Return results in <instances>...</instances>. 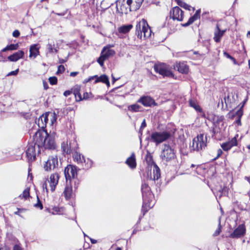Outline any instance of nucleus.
I'll return each instance as SVG.
<instances>
[{
	"label": "nucleus",
	"instance_id": "f257e3e1",
	"mask_svg": "<svg viewBox=\"0 0 250 250\" xmlns=\"http://www.w3.org/2000/svg\"><path fill=\"white\" fill-rule=\"evenodd\" d=\"M38 137L37 135H34L33 141L29 143L27 146V148L25 151V154L29 163H32L36 159V156L38 155L42 148V142H38Z\"/></svg>",
	"mask_w": 250,
	"mask_h": 250
},
{
	"label": "nucleus",
	"instance_id": "f03ea898",
	"mask_svg": "<svg viewBox=\"0 0 250 250\" xmlns=\"http://www.w3.org/2000/svg\"><path fill=\"white\" fill-rule=\"evenodd\" d=\"M34 135L38 136L36 139L39 143L42 142V148L43 146L45 149L56 148V144L53 137L49 135L46 131H38Z\"/></svg>",
	"mask_w": 250,
	"mask_h": 250
},
{
	"label": "nucleus",
	"instance_id": "7ed1b4c3",
	"mask_svg": "<svg viewBox=\"0 0 250 250\" xmlns=\"http://www.w3.org/2000/svg\"><path fill=\"white\" fill-rule=\"evenodd\" d=\"M141 190L143 199L142 210L144 211L146 209L145 211L146 212L147 211V208H150L154 206L151 200L153 198V195L150 191V187L146 183L142 184Z\"/></svg>",
	"mask_w": 250,
	"mask_h": 250
},
{
	"label": "nucleus",
	"instance_id": "20e7f679",
	"mask_svg": "<svg viewBox=\"0 0 250 250\" xmlns=\"http://www.w3.org/2000/svg\"><path fill=\"white\" fill-rule=\"evenodd\" d=\"M207 135L204 134H200L195 137L190 146L191 150L199 151L205 148L207 144Z\"/></svg>",
	"mask_w": 250,
	"mask_h": 250
},
{
	"label": "nucleus",
	"instance_id": "39448f33",
	"mask_svg": "<svg viewBox=\"0 0 250 250\" xmlns=\"http://www.w3.org/2000/svg\"><path fill=\"white\" fill-rule=\"evenodd\" d=\"M160 157L163 162H170L176 157L175 150L169 145H164L163 146Z\"/></svg>",
	"mask_w": 250,
	"mask_h": 250
},
{
	"label": "nucleus",
	"instance_id": "423d86ee",
	"mask_svg": "<svg viewBox=\"0 0 250 250\" xmlns=\"http://www.w3.org/2000/svg\"><path fill=\"white\" fill-rule=\"evenodd\" d=\"M171 136L170 132L165 131L162 132H153L150 136L151 140L156 145H158L167 141Z\"/></svg>",
	"mask_w": 250,
	"mask_h": 250
},
{
	"label": "nucleus",
	"instance_id": "0eeeda50",
	"mask_svg": "<svg viewBox=\"0 0 250 250\" xmlns=\"http://www.w3.org/2000/svg\"><path fill=\"white\" fill-rule=\"evenodd\" d=\"M154 69L157 73L162 75L163 77H172L173 73L170 70L167 65L164 63L156 64L154 65Z\"/></svg>",
	"mask_w": 250,
	"mask_h": 250
},
{
	"label": "nucleus",
	"instance_id": "6e6552de",
	"mask_svg": "<svg viewBox=\"0 0 250 250\" xmlns=\"http://www.w3.org/2000/svg\"><path fill=\"white\" fill-rule=\"evenodd\" d=\"M59 166L58 159L57 155H52L48 157L44 165V168L46 171H50L58 168Z\"/></svg>",
	"mask_w": 250,
	"mask_h": 250
},
{
	"label": "nucleus",
	"instance_id": "1a4fd4ad",
	"mask_svg": "<svg viewBox=\"0 0 250 250\" xmlns=\"http://www.w3.org/2000/svg\"><path fill=\"white\" fill-rule=\"evenodd\" d=\"M115 54V52L112 49L104 47L100 57L98 59L97 62L101 66L104 65V62L107 60L110 57L113 56Z\"/></svg>",
	"mask_w": 250,
	"mask_h": 250
},
{
	"label": "nucleus",
	"instance_id": "9d476101",
	"mask_svg": "<svg viewBox=\"0 0 250 250\" xmlns=\"http://www.w3.org/2000/svg\"><path fill=\"white\" fill-rule=\"evenodd\" d=\"M64 173L66 181L70 180L71 179H76L77 176L76 167L72 165H67L64 169Z\"/></svg>",
	"mask_w": 250,
	"mask_h": 250
},
{
	"label": "nucleus",
	"instance_id": "9b49d317",
	"mask_svg": "<svg viewBox=\"0 0 250 250\" xmlns=\"http://www.w3.org/2000/svg\"><path fill=\"white\" fill-rule=\"evenodd\" d=\"M246 229L245 225L243 224L239 225L230 234L229 237L233 239H238L244 237L246 234Z\"/></svg>",
	"mask_w": 250,
	"mask_h": 250
},
{
	"label": "nucleus",
	"instance_id": "f8f14e48",
	"mask_svg": "<svg viewBox=\"0 0 250 250\" xmlns=\"http://www.w3.org/2000/svg\"><path fill=\"white\" fill-rule=\"evenodd\" d=\"M170 17L174 20L182 21L184 18L183 11L179 7H174L170 12Z\"/></svg>",
	"mask_w": 250,
	"mask_h": 250
},
{
	"label": "nucleus",
	"instance_id": "ddd939ff",
	"mask_svg": "<svg viewBox=\"0 0 250 250\" xmlns=\"http://www.w3.org/2000/svg\"><path fill=\"white\" fill-rule=\"evenodd\" d=\"M138 103L142 104L144 106L149 107L152 105H156L157 103L150 96H144L141 97L137 101Z\"/></svg>",
	"mask_w": 250,
	"mask_h": 250
},
{
	"label": "nucleus",
	"instance_id": "4468645a",
	"mask_svg": "<svg viewBox=\"0 0 250 250\" xmlns=\"http://www.w3.org/2000/svg\"><path fill=\"white\" fill-rule=\"evenodd\" d=\"M59 179V175L58 173H55L51 174L48 182L52 191H54L55 190L56 187L58 183Z\"/></svg>",
	"mask_w": 250,
	"mask_h": 250
},
{
	"label": "nucleus",
	"instance_id": "2eb2a0df",
	"mask_svg": "<svg viewBox=\"0 0 250 250\" xmlns=\"http://www.w3.org/2000/svg\"><path fill=\"white\" fill-rule=\"evenodd\" d=\"M145 25H147V21L144 19L139 21L136 26L135 34L138 38L141 39L142 37V31Z\"/></svg>",
	"mask_w": 250,
	"mask_h": 250
},
{
	"label": "nucleus",
	"instance_id": "dca6fc26",
	"mask_svg": "<svg viewBox=\"0 0 250 250\" xmlns=\"http://www.w3.org/2000/svg\"><path fill=\"white\" fill-rule=\"evenodd\" d=\"M237 145V141L236 137L235 136L232 138L230 141L223 143L221 145V147L224 151H228L232 147L236 146Z\"/></svg>",
	"mask_w": 250,
	"mask_h": 250
},
{
	"label": "nucleus",
	"instance_id": "f3484780",
	"mask_svg": "<svg viewBox=\"0 0 250 250\" xmlns=\"http://www.w3.org/2000/svg\"><path fill=\"white\" fill-rule=\"evenodd\" d=\"M226 31V30H221L218 24H217L214 32L213 39L214 41L216 42H219Z\"/></svg>",
	"mask_w": 250,
	"mask_h": 250
},
{
	"label": "nucleus",
	"instance_id": "a211bd4d",
	"mask_svg": "<svg viewBox=\"0 0 250 250\" xmlns=\"http://www.w3.org/2000/svg\"><path fill=\"white\" fill-rule=\"evenodd\" d=\"M94 78H96L95 80V83H99V82H102L103 83H105L107 86H109L110 85V83L109 81V79L108 77L105 75H102L100 76V77H98L97 75H95L94 76L91 77L89 78L88 81H90L92 79H93Z\"/></svg>",
	"mask_w": 250,
	"mask_h": 250
},
{
	"label": "nucleus",
	"instance_id": "6ab92c4d",
	"mask_svg": "<svg viewBox=\"0 0 250 250\" xmlns=\"http://www.w3.org/2000/svg\"><path fill=\"white\" fill-rule=\"evenodd\" d=\"M174 68L183 74H187L188 72V66L185 62L176 63Z\"/></svg>",
	"mask_w": 250,
	"mask_h": 250
},
{
	"label": "nucleus",
	"instance_id": "aec40b11",
	"mask_svg": "<svg viewBox=\"0 0 250 250\" xmlns=\"http://www.w3.org/2000/svg\"><path fill=\"white\" fill-rule=\"evenodd\" d=\"M201 10H197L193 16L191 17L188 21L184 24H182V26L184 27H187L192 24L194 21H196L200 18Z\"/></svg>",
	"mask_w": 250,
	"mask_h": 250
},
{
	"label": "nucleus",
	"instance_id": "412c9836",
	"mask_svg": "<svg viewBox=\"0 0 250 250\" xmlns=\"http://www.w3.org/2000/svg\"><path fill=\"white\" fill-rule=\"evenodd\" d=\"M125 164L131 168L134 169L136 167V162L135 155L134 152L132 153L131 156L128 157L126 161Z\"/></svg>",
	"mask_w": 250,
	"mask_h": 250
},
{
	"label": "nucleus",
	"instance_id": "4be33fe9",
	"mask_svg": "<svg viewBox=\"0 0 250 250\" xmlns=\"http://www.w3.org/2000/svg\"><path fill=\"white\" fill-rule=\"evenodd\" d=\"M48 113H46L45 114H42L38 120V125L39 127L43 128L46 126L48 121Z\"/></svg>",
	"mask_w": 250,
	"mask_h": 250
},
{
	"label": "nucleus",
	"instance_id": "5701e85b",
	"mask_svg": "<svg viewBox=\"0 0 250 250\" xmlns=\"http://www.w3.org/2000/svg\"><path fill=\"white\" fill-rule=\"evenodd\" d=\"M161 176L160 169L156 164H154L153 175L150 176V180L155 181L158 180Z\"/></svg>",
	"mask_w": 250,
	"mask_h": 250
},
{
	"label": "nucleus",
	"instance_id": "b1692460",
	"mask_svg": "<svg viewBox=\"0 0 250 250\" xmlns=\"http://www.w3.org/2000/svg\"><path fill=\"white\" fill-rule=\"evenodd\" d=\"M61 149L62 153L64 154H70L72 152V148L71 147L70 143L68 144L67 142H63L61 144Z\"/></svg>",
	"mask_w": 250,
	"mask_h": 250
},
{
	"label": "nucleus",
	"instance_id": "393cba45",
	"mask_svg": "<svg viewBox=\"0 0 250 250\" xmlns=\"http://www.w3.org/2000/svg\"><path fill=\"white\" fill-rule=\"evenodd\" d=\"M132 27L133 26L131 24L123 25L118 28V31L120 33L126 34L128 33Z\"/></svg>",
	"mask_w": 250,
	"mask_h": 250
},
{
	"label": "nucleus",
	"instance_id": "a878e982",
	"mask_svg": "<svg viewBox=\"0 0 250 250\" xmlns=\"http://www.w3.org/2000/svg\"><path fill=\"white\" fill-rule=\"evenodd\" d=\"M30 55L29 57L32 58H33L34 59L36 58L38 55L39 54V51L38 50V48L37 47V45H33L31 46L30 48Z\"/></svg>",
	"mask_w": 250,
	"mask_h": 250
},
{
	"label": "nucleus",
	"instance_id": "bb28decb",
	"mask_svg": "<svg viewBox=\"0 0 250 250\" xmlns=\"http://www.w3.org/2000/svg\"><path fill=\"white\" fill-rule=\"evenodd\" d=\"M73 158L74 161L77 162L78 164H82L83 162H86V159L84 156L77 152H75L74 154Z\"/></svg>",
	"mask_w": 250,
	"mask_h": 250
},
{
	"label": "nucleus",
	"instance_id": "cd10ccee",
	"mask_svg": "<svg viewBox=\"0 0 250 250\" xmlns=\"http://www.w3.org/2000/svg\"><path fill=\"white\" fill-rule=\"evenodd\" d=\"M46 49L48 52L50 53H57L58 52L57 47L55 46L54 42H48L46 45Z\"/></svg>",
	"mask_w": 250,
	"mask_h": 250
},
{
	"label": "nucleus",
	"instance_id": "c85d7f7f",
	"mask_svg": "<svg viewBox=\"0 0 250 250\" xmlns=\"http://www.w3.org/2000/svg\"><path fill=\"white\" fill-rule=\"evenodd\" d=\"M72 193V188L71 186H68L67 185L64 188L63 193L65 197L67 199H70L71 197Z\"/></svg>",
	"mask_w": 250,
	"mask_h": 250
},
{
	"label": "nucleus",
	"instance_id": "c756f323",
	"mask_svg": "<svg viewBox=\"0 0 250 250\" xmlns=\"http://www.w3.org/2000/svg\"><path fill=\"white\" fill-rule=\"evenodd\" d=\"M142 32V33L144 34V37L145 38H147L150 37L151 34V30L147 23V25L145 26Z\"/></svg>",
	"mask_w": 250,
	"mask_h": 250
},
{
	"label": "nucleus",
	"instance_id": "7c9ffc66",
	"mask_svg": "<svg viewBox=\"0 0 250 250\" xmlns=\"http://www.w3.org/2000/svg\"><path fill=\"white\" fill-rule=\"evenodd\" d=\"M189 104L190 106L194 108L197 111H202V109L200 108V106L197 104V103L196 100L190 99L189 101Z\"/></svg>",
	"mask_w": 250,
	"mask_h": 250
},
{
	"label": "nucleus",
	"instance_id": "2f4dec72",
	"mask_svg": "<svg viewBox=\"0 0 250 250\" xmlns=\"http://www.w3.org/2000/svg\"><path fill=\"white\" fill-rule=\"evenodd\" d=\"M143 1V0H137L133 2L131 7L132 11H135L139 9L141 6Z\"/></svg>",
	"mask_w": 250,
	"mask_h": 250
},
{
	"label": "nucleus",
	"instance_id": "473e14b6",
	"mask_svg": "<svg viewBox=\"0 0 250 250\" xmlns=\"http://www.w3.org/2000/svg\"><path fill=\"white\" fill-rule=\"evenodd\" d=\"M141 108L142 107L138 104H132L128 107L129 110L135 112L141 111Z\"/></svg>",
	"mask_w": 250,
	"mask_h": 250
},
{
	"label": "nucleus",
	"instance_id": "72a5a7b5",
	"mask_svg": "<svg viewBox=\"0 0 250 250\" xmlns=\"http://www.w3.org/2000/svg\"><path fill=\"white\" fill-rule=\"evenodd\" d=\"M29 188H26L23 190L22 193L19 195V198L21 199L23 198L24 199H27V198L29 197Z\"/></svg>",
	"mask_w": 250,
	"mask_h": 250
},
{
	"label": "nucleus",
	"instance_id": "f704fd0d",
	"mask_svg": "<svg viewBox=\"0 0 250 250\" xmlns=\"http://www.w3.org/2000/svg\"><path fill=\"white\" fill-rule=\"evenodd\" d=\"M146 160L148 165H151L155 164L153 161L152 156L150 153L147 151V154L146 156Z\"/></svg>",
	"mask_w": 250,
	"mask_h": 250
},
{
	"label": "nucleus",
	"instance_id": "c9c22d12",
	"mask_svg": "<svg viewBox=\"0 0 250 250\" xmlns=\"http://www.w3.org/2000/svg\"><path fill=\"white\" fill-rule=\"evenodd\" d=\"M74 94L77 101H81L83 100L82 96L80 92V90L78 89H75L74 91Z\"/></svg>",
	"mask_w": 250,
	"mask_h": 250
},
{
	"label": "nucleus",
	"instance_id": "e433bc0d",
	"mask_svg": "<svg viewBox=\"0 0 250 250\" xmlns=\"http://www.w3.org/2000/svg\"><path fill=\"white\" fill-rule=\"evenodd\" d=\"M16 49V44H11L7 46L2 50V52H5L7 50H13Z\"/></svg>",
	"mask_w": 250,
	"mask_h": 250
},
{
	"label": "nucleus",
	"instance_id": "4c0bfd02",
	"mask_svg": "<svg viewBox=\"0 0 250 250\" xmlns=\"http://www.w3.org/2000/svg\"><path fill=\"white\" fill-rule=\"evenodd\" d=\"M84 168L85 169H88L90 168L92 165V161L89 159H86V162H84Z\"/></svg>",
	"mask_w": 250,
	"mask_h": 250
},
{
	"label": "nucleus",
	"instance_id": "58836bf2",
	"mask_svg": "<svg viewBox=\"0 0 250 250\" xmlns=\"http://www.w3.org/2000/svg\"><path fill=\"white\" fill-rule=\"evenodd\" d=\"M178 5L181 7H183L185 9H187L188 10H190V8L191 7L190 5L183 2H178Z\"/></svg>",
	"mask_w": 250,
	"mask_h": 250
},
{
	"label": "nucleus",
	"instance_id": "ea45409f",
	"mask_svg": "<svg viewBox=\"0 0 250 250\" xmlns=\"http://www.w3.org/2000/svg\"><path fill=\"white\" fill-rule=\"evenodd\" d=\"M57 81V78L56 77H51L49 78V82L52 85L56 84Z\"/></svg>",
	"mask_w": 250,
	"mask_h": 250
},
{
	"label": "nucleus",
	"instance_id": "a19ab883",
	"mask_svg": "<svg viewBox=\"0 0 250 250\" xmlns=\"http://www.w3.org/2000/svg\"><path fill=\"white\" fill-rule=\"evenodd\" d=\"M221 231V226L220 224V222H219V223L218 224V227L217 229L215 231V232H214L213 236H218L220 234Z\"/></svg>",
	"mask_w": 250,
	"mask_h": 250
},
{
	"label": "nucleus",
	"instance_id": "79ce46f5",
	"mask_svg": "<svg viewBox=\"0 0 250 250\" xmlns=\"http://www.w3.org/2000/svg\"><path fill=\"white\" fill-rule=\"evenodd\" d=\"M24 52L22 50H19L17 52V61L23 57Z\"/></svg>",
	"mask_w": 250,
	"mask_h": 250
},
{
	"label": "nucleus",
	"instance_id": "37998d69",
	"mask_svg": "<svg viewBox=\"0 0 250 250\" xmlns=\"http://www.w3.org/2000/svg\"><path fill=\"white\" fill-rule=\"evenodd\" d=\"M64 70H65V68H64V66L62 65H60L58 66L57 74H61L64 72Z\"/></svg>",
	"mask_w": 250,
	"mask_h": 250
},
{
	"label": "nucleus",
	"instance_id": "c03bdc74",
	"mask_svg": "<svg viewBox=\"0 0 250 250\" xmlns=\"http://www.w3.org/2000/svg\"><path fill=\"white\" fill-rule=\"evenodd\" d=\"M51 116L52 117L51 119V123L53 124L54 122H55L57 119V114L55 112L51 114Z\"/></svg>",
	"mask_w": 250,
	"mask_h": 250
},
{
	"label": "nucleus",
	"instance_id": "a18cd8bd",
	"mask_svg": "<svg viewBox=\"0 0 250 250\" xmlns=\"http://www.w3.org/2000/svg\"><path fill=\"white\" fill-rule=\"evenodd\" d=\"M224 55L225 57H226L227 58H229L231 60H232L234 62V63H235L236 62V60L231 56H230L228 53L225 52L224 53Z\"/></svg>",
	"mask_w": 250,
	"mask_h": 250
},
{
	"label": "nucleus",
	"instance_id": "49530a36",
	"mask_svg": "<svg viewBox=\"0 0 250 250\" xmlns=\"http://www.w3.org/2000/svg\"><path fill=\"white\" fill-rule=\"evenodd\" d=\"M8 59L10 61H16V53H13L12 55L9 56Z\"/></svg>",
	"mask_w": 250,
	"mask_h": 250
},
{
	"label": "nucleus",
	"instance_id": "de8ad7c7",
	"mask_svg": "<svg viewBox=\"0 0 250 250\" xmlns=\"http://www.w3.org/2000/svg\"><path fill=\"white\" fill-rule=\"evenodd\" d=\"M242 107L239 109L236 112V114L240 118H241L243 115V110Z\"/></svg>",
	"mask_w": 250,
	"mask_h": 250
},
{
	"label": "nucleus",
	"instance_id": "09e8293b",
	"mask_svg": "<svg viewBox=\"0 0 250 250\" xmlns=\"http://www.w3.org/2000/svg\"><path fill=\"white\" fill-rule=\"evenodd\" d=\"M146 126V120L144 119L143 121V122L141 124V125L140 128V132L142 131V130Z\"/></svg>",
	"mask_w": 250,
	"mask_h": 250
},
{
	"label": "nucleus",
	"instance_id": "8fccbe9b",
	"mask_svg": "<svg viewBox=\"0 0 250 250\" xmlns=\"http://www.w3.org/2000/svg\"><path fill=\"white\" fill-rule=\"evenodd\" d=\"M133 0H126V4L129 7L130 11H132L131 7H132V5L133 4Z\"/></svg>",
	"mask_w": 250,
	"mask_h": 250
},
{
	"label": "nucleus",
	"instance_id": "3c124183",
	"mask_svg": "<svg viewBox=\"0 0 250 250\" xmlns=\"http://www.w3.org/2000/svg\"><path fill=\"white\" fill-rule=\"evenodd\" d=\"M222 150L221 149H218L217 150V156L213 159L214 160L217 159L218 158H219L222 154Z\"/></svg>",
	"mask_w": 250,
	"mask_h": 250
},
{
	"label": "nucleus",
	"instance_id": "603ef678",
	"mask_svg": "<svg viewBox=\"0 0 250 250\" xmlns=\"http://www.w3.org/2000/svg\"><path fill=\"white\" fill-rule=\"evenodd\" d=\"M38 202L35 204V206L36 207H40L41 209H42L43 208V206L40 201L39 200V198H38Z\"/></svg>",
	"mask_w": 250,
	"mask_h": 250
},
{
	"label": "nucleus",
	"instance_id": "864d4df0",
	"mask_svg": "<svg viewBox=\"0 0 250 250\" xmlns=\"http://www.w3.org/2000/svg\"><path fill=\"white\" fill-rule=\"evenodd\" d=\"M72 93V91L71 90H66L63 93V95L65 97H67L70 95Z\"/></svg>",
	"mask_w": 250,
	"mask_h": 250
},
{
	"label": "nucleus",
	"instance_id": "5fc2aeb1",
	"mask_svg": "<svg viewBox=\"0 0 250 250\" xmlns=\"http://www.w3.org/2000/svg\"><path fill=\"white\" fill-rule=\"evenodd\" d=\"M89 97V94L87 92H85L83 94V96L82 97L83 100H86L88 99Z\"/></svg>",
	"mask_w": 250,
	"mask_h": 250
},
{
	"label": "nucleus",
	"instance_id": "6e6d98bb",
	"mask_svg": "<svg viewBox=\"0 0 250 250\" xmlns=\"http://www.w3.org/2000/svg\"><path fill=\"white\" fill-rule=\"evenodd\" d=\"M17 209L18 210L17 211L16 213H17V215H20V213L21 212L25 211L26 210L25 209H20V208H17Z\"/></svg>",
	"mask_w": 250,
	"mask_h": 250
},
{
	"label": "nucleus",
	"instance_id": "4d7b16f0",
	"mask_svg": "<svg viewBox=\"0 0 250 250\" xmlns=\"http://www.w3.org/2000/svg\"><path fill=\"white\" fill-rule=\"evenodd\" d=\"M78 74V72H72L70 74V76L71 77H75Z\"/></svg>",
	"mask_w": 250,
	"mask_h": 250
},
{
	"label": "nucleus",
	"instance_id": "13d9d810",
	"mask_svg": "<svg viewBox=\"0 0 250 250\" xmlns=\"http://www.w3.org/2000/svg\"><path fill=\"white\" fill-rule=\"evenodd\" d=\"M16 75V70L15 71H12V72L9 73L7 76H10V75Z\"/></svg>",
	"mask_w": 250,
	"mask_h": 250
},
{
	"label": "nucleus",
	"instance_id": "bf43d9fd",
	"mask_svg": "<svg viewBox=\"0 0 250 250\" xmlns=\"http://www.w3.org/2000/svg\"><path fill=\"white\" fill-rule=\"evenodd\" d=\"M66 61V60H64L63 59H59V62L60 63H63L65 62Z\"/></svg>",
	"mask_w": 250,
	"mask_h": 250
},
{
	"label": "nucleus",
	"instance_id": "052dcab7",
	"mask_svg": "<svg viewBox=\"0 0 250 250\" xmlns=\"http://www.w3.org/2000/svg\"><path fill=\"white\" fill-rule=\"evenodd\" d=\"M90 239L92 244H96L97 242V241L96 240L92 238H90Z\"/></svg>",
	"mask_w": 250,
	"mask_h": 250
},
{
	"label": "nucleus",
	"instance_id": "680f3d73",
	"mask_svg": "<svg viewBox=\"0 0 250 250\" xmlns=\"http://www.w3.org/2000/svg\"><path fill=\"white\" fill-rule=\"evenodd\" d=\"M43 86L45 89H47L48 88V85L47 83L44 82L43 83Z\"/></svg>",
	"mask_w": 250,
	"mask_h": 250
},
{
	"label": "nucleus",
	"instance_id": "e2e57ef3",
	"mask_svg": "<svg viewBox=\"0 0 250 250\" xmlns=\"http://www.w3.org/2000/svg\"><path fill=\"white\" fill-rule=\"evenodd\" d=\"M17 250H22L21 247L19 245L17 242Z\"/></svg>",
	"mask_w": 250,
	"mask_h": 250
},
{
	"label": "nucleus",
	"instance_id": "0e129e2a",
	"mask_svg": "<svg viewBox=\"0 0 250 250\" xmlns=\"http://www.w3.org/2000/svg\"><path fill=\"white\" fill-rule=\"evenodd\" d=\"M43 188H45V189H46V191L47 192L48 191V189H47V185L46 183H44L43 185Z\"/></svg>",
	"mask_w": 250,
	"mask_h": 250
},
{
	"label": "nucleus",
	"instance_id": "69168bd1",
	"mask_svg": "<svg viewBox=\"0 0 250 250\" xmlns=\"http://www.w3.org/2000/svg\"><path fill=\"white\" fill-rule=\"evenodd\" d=\"M229 96L227 97V99H226V97L224 98L225 102V103L226 104H227V101L228 102V101H229Z\"/></svg>",
	"mask_w": 250,
	"mask_h": 250
},
{
	"label": "nucleus",
	"instance_id": "338daca9",
	"mask_svg": "<svg viewBox=\"0 0 250 250\" xmlns=\"http://www.w3.org/2000/svg\"><path fill=\"white\" fill-rule=\"evenodd\" d=\"M112 80H113V83H115L118 79H116L114 76H113V75H112Z\"/></svg>",
	"mask_w": 250,
	"mask_h": 250
},
{
	"label": "nucleus",
	"instance_id": "774afa93",
	"mask_svg": "<svg viewBox=\"0 0 250 250\" xmlns=\"http://www.w3.org/2000/svg\"><path fill=\"white\" fill-rule=\"evenodd\" d=\"M0 250H8V249H6V248H2L1 247V245H0Z\"/></svg>",
	"mask_w": 250,
	"mask_h": 250
}]
</instances>
